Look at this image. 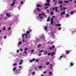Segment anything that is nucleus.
<instances>
[{
  "instance_id": "nucleus-59",
  "label": "nucleus",
  "mask_w": 76,
  "mask_h": 76,
  "mask_svg": "<svg viewBox=\"0 0 76 76\" xmlns=\"http://www.w3.org/2000/svg\"><path fill=\"white\" fill-rule=\"evenodd\" d=\"M40 53H42V52H43V50H41L40 51Z\"/></svg>"
},
{
  "instance_id": "nucleus-25",
  "label": "nucleus",
  "mask_w": 76,
  "mask_h": 76,
  "mask_svg": "<svg viewBox=\"0 0 76 76\" xmlns=\"http://www.w3.org/2000/svg\"><path fill=\"white\" fill-rule=\"evenodd\" d=\"M13 66H17V63H14L12 64Z\"/></svg>"
},
{
  "instance_id": "nucleus-22",
  "label": "nucleus",
  "mask_w": 76,
  "mask_h": 76,
  "mask_svg": "<svg viewBox=\"0 0 76 76\" xmlns=\"http://www.w3.org/2000/svg\"><path fill=\"white\" fill-rule=\"evenodd\" d=\"M47 51L46 50L45 51H44V55H46V54H47Z\"/></svg>"
},
{
  "instance_id": "nucleus-30",
  "label": "nucleus",
  "mask_w": 76,
  "mask_h": 76,
  "mask_svg": "<svg viewBox=\"0 0 76 76\" xmlns=\"http://www.w3.org/2000/svg\"><path fill=\"white\" fill-rule=\"evenodd\" d=\"M47 29H48V27H45L44 28V29H45V31H47Z\"/></svg>"
},
{
  "instance_id": "nucleus-10",
  "label": "nucleus",
  "mask_w": 76,
  "mask_h": 76,
  "mask_svg": "<svg viewBox=\"0 0 76 76\" xmlns=\"http://www.w3.org/2000/svg\"><path fill=\"white\" fill-rule=\"evenodd\" d=\"M23 59H21L20 61V62H19V64L20 65H21V64H23Z\"/></svg>"
},
{
  "instance_id": "nucleus-33",
  "label": "nucleus",
  "mask_w": 76,
  "mask_h": 76,
  "mask_svg": "<svg viewBox=\"0 0 76 76\" xmlns=\"http://www.w3.org/2000/svg\"><path fill=\"white\" fill-rule=\"evenodd\" d=\"M52 37H53V39H55V38H56V36L54 35H53V36H52Z\"/></svg>"
},
{
  "instance_id": "nucleus-5",
  "label": "nucleus",
  "mask_w": 76,
  "mask_h": 76,
  "mask_svg": "<svg viewBox=\"0 0 76 76\" xmlns=\"http://www.w3.org/2000/svg\"><path fill=\"white\" fill-rule=\"evenodd\" d=\"M29 34V31H27L26 34H24L22 35L23 38H24L25 36H27V34Z\"/></svg>"
},
{
  "instance_id": "nucleus-51",
  "label": "nucleus",
  "mask_w": 76,
  "mask_h": 76,
  "mask_svg": "<svg viewBox=\"0 0 76 76\" xmlns=\"http://www.w3.org/2000/svg\"><path fill=\"white\" fill-rule=\"evenodd\" d=\"M47 73V72L46 71H45L43 73V74H45V73Z\"/></svg>"
},
{
  "instance_id": "nucleus-38",
  "label": "nucleus",
  "mask_w": 76,
  "mask_h": 76,
  "mask_svg": "<svg viewBox=\"0 0 76 76\" xmlns=\"http://www.w3.org/2000/svg\"><path fill=\"white\" fill-rule=\"evenodd\" d=\"M35 74V72H33L32 74H31V75H34Z\"/></svg>"
},
{
  "instance_id": "nucleus-42",
  "label": "nucleus",
  "mask_w": 76,
  "mask_h": 76,
  "mask_svg": "<svg viewBox=\"0 0 76 76\" xmlns=\"http://www.w3.org/2000/svg\"><path fill=\"white\" fill-rule=\"evenodd\" d=\"M57 1H55V4H57Z\"/></svg>"
},
{
  "instance_id": "nucleus-58",
  "label": "nucleus",
  "mask_w": 76,
  "mask_h": 76,
  "mask_svg": "<svg viewBox=\"0 0 76 76\" xmlns=\"http://www.w3.org/2000/svg\"><path fill=\"white\" fill-rule=\"evenodd\" d=\"M6 38V36H4V39H5Z\"/></svg>"
},
{
  "instance_id": "nucleus-11",
  "label": "nucleus",
  "mask_w": 76,
  "mask_h": 76,
  "mask_svg": "<svg viewBox=\"0 0 76 76\" xmlns=\"http://www.w3.org/2000/svg\"><path fill=\"white\" fill-rule=\"evenodd\" d=\"M6 15L8 17V18H10V17H11V15L7 13L6 14Z\"/></svg>"
},
{
  "instance_id": "nucleus-32",
  "label": "nucleus",
  "mask_w": 76,
  "mask_h": 76,
  "mask_svg": "<svg viewBox=\"0 0 76 76\" xmlns=\"http://www.w3.org/2000/svg\"><path fill=\"white\" fill-rule=\"evenodd\" d=\"M53 65H52V64L50 65V69H53Z\"/></svg>"
},
{
  "instance_id": "nucleus-1",
  "label": "nucleus",
  "mask_w": 76,
  "mask_h": 76,
  "mask_svg": "<svg viewBox=\"0 0 76 76\" xmlns=\"http://www.w3.org/2000/svg\"><path fill=\"white\" fill-rule=\"evenodd\" d=\"M42 15L45 16V14L43 12H42V14L40 13L39 14L38 16L36 17L37 19L39 20H41V19H43V17L41 16Z\"/></svg>"
},
{
  "instance_id": "nucleus-13",
  "label": "nucleus",
  "mask_w": 76,
  "mask_h": 76,
  "mask_svg": "<svg viewBox=\"0 0 76 76\" xmlns=\"http://www.w3.org/2000/svg\"><path fill=\"white\" fill-rule=\"evenodd\" d=\"M22 41L23 42H25V41L26 42V40L23 37L22 39Z\"/></svg>"
},
{
  "instance_id": "nucleus-34",
  "label": "nucleus",
  "mask_w": 76,
  "mask_h": 76,
  "mask_svg": "<svg viewBox=\"0 0 76 76\" xmlns=\"http://www.w3.org/2000/svg\"><path fill=\"white\" fill-rule=\"evenodd\" d=\"M41 47V45L40 44L37 46V48H39V47Z\"/></svg>"
},
{
  "instance_id": "nucleus-9",
  "label": "nucleus",
  "mask_w": 76,
  "mask_h": 76,
  "mask_svg": "<svg viewBox=\"0 0 76 76\" xmlns=\"http://www.w3.org/2000/svg\"><path fill=\"white\" fill-rule=\"evenodd\" d=\"M63 57H66V55H63ZM62 57H63V56H61L59 58H58V59L59 60H61V58H62Z\"/></svg>"
},
{
  "instance_id": "nucleus-14",
  "label": "nucleus",
  "mask_w": 76,
  "mask_h": 76,
  "mask_svg": "<svg viewBox=\"0 0 76 76\" xmlns=\"http://www.w3.org/2000/svg\"><path fill=\"white\" fill-rule=\"evenodd\" d=\"M35 58H33V59H32V60H30V63H32V62H33V61H35Z\"/></svg>"
},
{
  "instance_id": "nucleus-17",
  "label": "nucleus",
  "mask_w": 76,
  "mask_h": 76,
  "mask_svg": "<svg viewBox=\"0 0 76 76\" xmlns=\"http://www.w3.org/2000/svg\"><path fill=\"white\" fill-rule=\"evenodd\" d=\"M22 45V42H19L18 43V45Z\"/></svg>"
},
{
  "instance_id": "nucleus-28",
  "label": "nucleus",
  "mask_w": 76,
  "mask_h": 76,
  "mask_svg": "<svg viewBox=\"0 0 76 76\" xmlns=\"http://www.w3.org/2000/svg\"><path fill=\"white\" fill-rule=\"evenodd\" d=\"M70 65L71 66H73V65H74V63H70Z\"/></svg>"
},
{
  "instance_id": "nucleus-20",
  "label": "nucleus",
  "mask_w": 76,
  "mask_h": 76,
  "mask_svg": "<svg viewBox=\"0 0 76 76\" xmlns=\"http://www.w3.org/2000/svg\"><path fill=\"white\" fill-rule=\"evenodd\" d=\"M70 16V15L69 14H67L65 16L66 18H69Z\"/></svg>"
},
{
  "instance_id": "nucleus-18",
  "label": "nucleus",
  "mask_w": 76,
  "mask_h": 76,
  "mask_svg": "<svg viewBox=\"0 0 76 76\" xmlns=\"http://www.w3.org/2000/svg\"><path fill=\"white\" fill-rule=\"evenodd\" d=\"M15 3H14V2H12V3L11 4V6L12 7L14 6V5H15Z\"/></svg>"
},
{
  "instance_id": "nucleus-64",
  "label": "nucleus",
  "mask_w": 76,
  "mask_h": 76,
  "mask_svg": "<svg viewBox=\"0 0 76 76\" xmlns=\"http://www.w3.org/2000/svg\"><path fill=\"white\" fill-rule=\"evenodd\" d=\"M74 3H76V1H74Z\"/></svg>"
},
{
  "instance_id": "nucleus-41",
  "label": "nucleus",
  "mask_w": 76,
  "mask_h": 76,
  "mask_svg": "<svg viewBox=\"0 0 76 76\" xmlns=\"http://www.w3.org/2000/svg\"><path fill=\"white\" fill-rule=\"evenodd\" d=\"M46 12H47V13H50V11L48 10H47Z\"/></svg>"
},
{
  "instance_id": "nucleus-23",
  "label": "nucleus",
  "mask_w": 76,
  "mask_h": 76,
  "mask_svg": "<svg viewBox=\"0 0 76 76\" xmlns=\"http://www.w3.org/2000/svg\"><path fill=\"white\" fill-rule=\"evenodd\" d=\"M37 7H41V5H40L39 4L37 5L36 6Z\"/></svg>"
},
{
  "instance_id": "nucleus-36",
  "label": "nucleus",
  "mask_w": 76,
  "mask_h": 76,
  "mask_svg": "<svg viewBox=\"0 0 76 76\" xmlns=\"http://www.w3.org/2000/svg\"><path fill=\"white\" fill-rule=\"evenodd\" d=\"M70 15H73V12H71L70 13Z\"/></svg>"
},
{
  "instance_id": "nucleus-43",
  "label": "nucleus",
  "mask_w": 76,
  "mask_h": 76,
  "mask_svg": "<svg viewBox=\"0 0 76 76\" xmlns=\"http://www.w3.org/2000/svg\"><path fill=\"white\" fill-rule=\"evenodd\" d=\"M63 10H66V9H67V8H66L63 7Z\"/></svg>"
},
{
  "instance_id": "nucleus-3",
  "label": "nucleus",
  "mask_w": 76,
  "mask_h": 76,
  "mask_svg": "<svg viewBox=\"0 0 76 76\" xmlns=\"http://www.w3.org/2000/svg\"><path fill=\"white\" fill-rule=\"evenodd\" d=\"M41 12V10L39 8H37L36 10H34V12H36V15L37 14V12Z\"/></svg>"
},
{
  "instance_id": "nucleus-37",
  "label": "nucleus",
  "mask_w": 76,
  "mask_h": 76,
  "mask_svg": "<svg viewBox=\"0 0 76 76\" xmlns=\"http://www.w3.org/2000/svg\"><path fill=\"white\" fill-rule=\"evenodd\" d=\"M50 64L49 62H47L46 63V65H47V66H48V64Z\"/></svg>"
},
{
  "instance_id": "nucleus-39",
  "label": "nucleus",
  "mask_w": 76,
  "mask_h": 76,
  "mask_svg": "<svg viewBox=\"0 0 76 76\" xmlns=\"http://www.w3.org/2000/svg\"><path fill=\"white\" fill-rule=\"evenodd\" d=\"M24 50L25 51H27V50H28V48H26L24 49Z\"/></svg>"
},
{
  "instance_id": "nucleus-57",
  "label": "nucleus",
  "mask_w": 76,
  "mask_h": 76,
  "mask_svg": "<svg viewBox=\"0 0 76 76\" xmlns=\"http://www.w3.org/2000/svg\"><path fill=\"white\" fill-rule=\"evenodd\" d=\"M39 61V60L38 59H36V61H37V62H38Z\"/></svg>"
},
{
  "instance_id": "nucleus-53",
  "label": "nucleus",
  "mask_w": 76,
  "mask_h": 76,
  "mask_svg": "<svg viewBox=\"0 0 76 76\" xmlns=\"http://www.w3.org/2000/svg\"><path fill=\"white\" fill-rule=\"evenodd\" d=\"M34 52V50H31V53H33V52Z\"/></svg>"
},
{
  "instance_id": "nucleus-27",
  "label": "nucleus",
  "mask_w": 76,
  "mask_h": 76,
  "mask_svg": "<svg viewBox=\"0 0 76 76\" xmlns=\"http://www.w3.org/2000/svg\"><path fill=\"white\" fill-rule=\"evenodd\" d=\"M58 3H60V4H62V3H63V2H62V1H58Z\"/></svg>"
},
{
  "instance_id": "nucleus-8",
  "label": "nucleus",
  "mask_w": 76,
  "mask_h": 76,
  "mask_svg": "<svg viewBox=\"0 0 76 76\" xmlns=\"http://www.w3.org/2000/svg\"><path fill=\"white\" fill-rule=\"evenodd\" d=\"M53 9H55L56 12H58V10H57V9H58V7H53L52 8Z\"/></svg>"
},
{
  "instance_id": "nucleus-26",
  "label": "nucleus",
  "mask_w": 76,
  "mask_h": 76,
  "mask_svg": "<svg viewBox=\"0 0 76 76\" xmlns=\"http://www.w3.org/2000/svg\"><path fill=\"white\" fill-rule=\"evenodd\" d=\"M52 74V72H50L49 73V74L48 75V76H51V75Z\"/></svg>"
},
{
  "instance_id": "nucleus-7",
  "label": "nucleus",
  "mask_w": 76,
  "mask_h": 76,
  "mask_svg": "<svg viewBox=\"0 0 76 76\" xmlns=\"http://www.w3.org/2000/svg\"><path fill=\"white\" fill-rule=\"evenodd\" d=\"M55 54V53H54L50 52V53H48V56H50V55H51L52 57L53 56V55H54Z\"/></svg>"
},
{
  "instance_id": "nucleus-31",
  "label": "nucleus",
  "mask_w": 76,
  "mask_h": 76,
  "mask_svg": "<svg viewBox=\"0 0 76 76\" xmlns=\"http://www.w3.org/2000/svg\"><path fill=\"white\" fill-rule=\"evenodd\" d=\"M50 13L51 15H54V13H53V12H50Z\"/></svg>"
},
{
  "instance_id": "nucleus-16",
  "label": "nucleus",
  "mask_w": 76,
  "mask_h": 76,
  "mask_svg": "<svg viewBox=\"0 0 76 76\" xmlns=\"http://www.w3.org/2000/svg\"><path fill=\"white\" fill-rule=\"evenodd\" d=\"M56 26H61V25L60 24H56Z\"/></svg>"
},
{
  "instance_id": "nucleus-52",
  "label": "nucleus",
  "mask_w": 76,
  "mask_h": 76,
  "mask_svg": "<svg viewBox=\"0 0 76 76\" xmlns=\"http://www.w3.org/2000/svg\"><path fill=\"white\" fill-rule=\"evenodd\" d=\"M24 53H25V54H26V53H27V52L26 51H25L24 52Z\"/></svg>"
},
{
  "instance_id": "nucleus-63",
  "label": "nucleus",
  "mask_w": 76,
  "mask_h": 76,
  "mask_svg": "<svg viewBox=\"0 0 76 76\" xmlns=\"http://www.w3.org/2000/svg\"><path fill=\"white\" fill-rule=\"evenodd\" d=\"M53 18H55V16H53Z\"/></svg>"
},
{
  "instance_id": "nucleus-35",
  "label": "nucleus",
  "mask_w": 76,
  "mask_h": 76,
  "mask_svg": "<svg viewBox=\"0 0 76 76\" xmlns=\"http://www.w3.org/2000/svg\"><path fill=\"white\" fill-rule=\"evenodd\" d=\"M61 29V27H59V28H58V30H59V31H60Z\"/></svg>"
},
{
  "instance_id": "nucleus-6",
  "label": "nucleus",
  "mask_w": 76,
  "mask_h": 76,
  "mask_svg": "<svg viewBox=\"0 0 76 76\" xmlns=\"http://www.w3.org/2000/svg\"><path fill=\"white\" fill-rule=\"evenodd\" d=\"M17 20H18V17H14L12 20L13 23H15V22H16Z\"/></svg>"
},
{
  "instance_id": "nucleus-54",
  "label": "nucleus",
  "mask_w": 76,
  "mask_h": 76,
  "mask_svg": "<svg viewBox=\"0 0 76 76\" xmlns=\"http://www.w3.org/2000/svg\"><path fill=\"white\" fill-rule=\"evenodd\" d=\"M62 7V5H60V8H61V7Z\"/></svg>"
},
{
  "instance_id": "nucleus-40",
  "label": "nucleus",
  "mask_w": 76,
  "mask_h": 76,
  "mask_svg": "<svg viewBox=\"0 0 76 76\" xmlns=\"http://www.w3.org/2000/svg\"><path fill=\"white\" fill-rule=\"evenodd\" d=\"M64 3H69V2L67 1H64Z\"/></svg>"
},
{
  "instance_id": "nucleus-60",
  "label": "nucleus",
  "mask_w": 76,
  "mask_h": 76,
  "mask_svg": "<svg viewBox=\"0 0 76 76\" xmlns=\"http://www.w3.org/2000/svg\"><path fill=\"white\" fill-rule=\"evenodd\" d=\"M52 48H53L51 47L50 48V50H52Z\"/></svg>"
},
{
  "instance_id": "nucleus-55",
  "label": "nucleus",
  "mask_w": 76,
  "mask_h": 76,
  "mask_svg": "<svg viewBox=\"0 0 76 76\" xmlns=\"http://www.w3.org/2000/svg\"><path fill=\"white\" fill-rule=\"evenodd\" d=\"M39 68L40 69H41V68H42V66H39Z\"/></svg>"
},
{
  "instance_id": "nucleus-46",
  "label": "nucleus",
  "mask_w": 76,
  "mask_h": 76,
  "mask_svg": "<svg viewBox=\"0 0 76 76\" xmlns=\"http://www.w3.org/2000/svg\"><path fill=\"white\" fill-rule=\"evenodd\" d=\"M45 9H47V8L48 7H47L46 6H45Z\"/></svg>"
},
{
  "instance_id": "nucleus-45",
  "label": "nucleus",
  "mask_w": 76,
  "mask_h": 76,
  "mask_svg": "<svg viewBox=\"0 0 76 76\" xmlns=\"http://www.w3.org/2000/svg\"><path fill=\"white\" fill-rule=\"evenodd\" d=\"M5 29H6V28L5 27H4L2 29H3V30H5Z\"/></svg>"
},
{
  "instance_id": "nucleus-24",
  "label": "nucleus",
  "mask_w": 76,
  "mask_h": 76,
  "mask_svg": "<svg viewBox=\"0 0 76 76\" xmlns=\"http://www.w3.org/2000/svg\"><path fill=\"white\" fill-rule=\"evenodd\" d=\"M70 51H71L70 50H69L68 51H66V54H68L69 53V52H70Z\"/></svg>"
},
{
  "instance_id": "nucleus-49",
  "label": "nucleus",
  "mask_w": 76,
  "mask_h": 76,
  "mask_svg": "<svg viewBox=\"0 0 76 76\" xmlns=\"http://www.w3.org/2000/svg\"><path fill=\"white\" fill-rule=\"evenodd\" d=\"M55 48V46L54 45H53L52 46V48Z\"/></svg>"
},
{
  "instance_id": "nucleus-29",
  "label": "nucleus",
  "mask_w": 76,
  "mask_h": 76,
  "mask_svg": "<svg viewBox=\"0 0 76 76\" xmlns=\"http://www.w3.org/2000/svg\"><path fill=\"white\" fill-rule=\"evenodd\" d=\"M50 16H49V17L48 18V19L47 20V22H49V21H50V20L49 19H50Z\"/></svg>"
},
{
  "instance_id": "nucleus-21",
  "label": "nucleus",
  "mask_w": 76,
  "mask_h": 76,
  "mask_svg": "<svg viewBox=\"0 0 76 76\" xmlns=\"http://www.w3.org/2000/svg\"><path fill=\"white\" fill-rule=\"evenodd\" d=\"M41 38L42 39V40H44V39H45V37L42 36L41 37Z\"/></svg>"
},
{
  "instance_id": "nucleus-62",
  "label": "nucleus",
  "mask_w": 76,
  "mask_h": 76,
  "mask_svg": "<svg viewBox=\"0 0 76 76\" xmlns=\"http://www.w3.org/2000/svg\"><path fill=\"white\" fill-rule=\"evenodd\" d=\"M19 68H22V66H20L19 67Z\"/></svg>"
},
{
  "instance_id": "nucleus-15",
  "label": "nucleus",
  "mask_w": 76,
  "mask_h": 76,
  "mask_svg": "<svg viewBox=\"0 0 76 76\" xmlns=\"http://www.w3.org/2000/svg\"><path fill=\"white\" fill-rule=\"evenodd\" d=\"M65 13H66V12L65 11H64L63 12H61V16H62V15H64V14H65Z\"/></svg>"
},
{
  "instance_id": "nucleus-50",
  "label": "nucleus",
  "mask_w": 76,
  "mask_h": 76,
  "mask_svg": "<svg viewBox=\"0 0 76 76\" xmlns=\"http://www.w3.org/2000/svg\"><path fill=\"white\" fill-rule=\"evenodd\" d=\"M20 50L21 51H22L23 50V49H22L20 48Z\"/></svg>"
},
{
  "instance_id": "nucleus-12",
  "label": "nucleus",
  "mask_w": 76,
  "mask_h": 76,
  "mask_svg": "<svg viewBox=\"0 0 76 76\" xmlns=\"http://www.w3.org/2000/svg\"><path fill=\"white\" fill-rule=\"evenodd\" d=\"M50 20H51V25H53V19L52 18H51L50 19Z\"/></svg>"
},
{
  "instance_id": "nucleus-4",
  "label": "nucleus",
  "mask_w": 76,
  "mask_h": 76,
  "mask_svg": "<svg viewBox=\"0 0 76 76\" xmlns=\"http://www.w3.org/2000/svg\"><path fill=\"white\" fill-rule=\"evenodd\" d=\"M50 1V0H46V2L48 3V4L46 3L45 4V6H50V4L49 3V2Z\"/></svg>"
},
{
  "instance_id": "nucleus-44",
  "label": "nucleus",
  "mask_w": 76,
  "mask_h": 76,
  "mask_svg": "<svg viewBox=\"0 0 76 76\" xmlns=\"http://www.w3.org/2000/svg\"><path fill=\"white\" fill-rule=\"evenodd\" d=\"M16 0H13V3H15V1H16Z\"/></svg>"
},
{
  "instance_id": "nucleus-56",
  "label": "nucleus",
  "mask_w": 76,
  "mask_h": 76,
  "mask_svg": "<svg viewBox=\"0 0 76 76\" xmlns=\"http://www.w3.org/2000/svg\"><path fill=\"white\" fill-rule=\"evenodd\" d=\"M19 50H17V53H19Z\"/></svg>"
},
{
  "instance_id": "nucleus-61",
  "label": "nucleus",
  "mask_w": 76,
  "mask_h": 76,
  "mask_svg": "<svg viewBox=\"0 0 76 76\" xmlns=\"http://www.w3.org/2000/svg\"><path fill=\"white\" fill-rule=\"evenodd\" d=\"M63 8H61V9L60 10L61 11L62 10H63Z\"/></svg>"
},
{
  "instance_id": "nucleus-48",
  "label": "nucleus",
  "mask_w": 76,
  "mask_h": 76,
  "mask_svg": "<svg viewBox=\"0 0 76 76\" xmlns=\"http://www.w3.org/2000/svg\"><path fill=\"white\" fill-rule=\"evenodd\" d=\"M8 30H10V29H11V27H9L8 28Z\"/></svg>"
},
{
  "instance_id": "nucleus-2",
  "label": "nucleus",
  "mask_w": 76,
  "mask_h": 76,
  "mask_svg": "<svg viewBox=\"0 0 76 76\" xmlns=\"http://www.w3.org/2000/svg\"><path fill=\"white\" fill-rule=\"evenodd\" d=\"M20 73H21L20 71L18 70H16L15 72V75H18V74H20Z\"/></svg>"
},
{
  "instance_id": "nucleus-19",
  "label": "nucleus",
  "mask_w": 76,
  "mask_h": 76,
  "mask_svg": "<svg viewBox=\"0 0 76 76\" xmlns=\"http://www.w3.org/2000/svg\"><path fill=\"white\" fill-rule=\"evenodd\" d=\"M16 67H14L13 68V72H15V70H16Z\"/></svg>"
},
{
  "instance_id": "nucleus-47",
  "label": "nucleus",
  "mask_w": 76,
  "mask_h": 76,
  "mask_svg": "<svg viewBox=\"0 0 76 76\" xmlns=\"http://www.w3.org/2000/svg\"><path fill=\"white\" fill-rule=\"evenodd\" d=\"M20 4H23V1H21L20 2Z\"/></svg>"
}]
</instances>
